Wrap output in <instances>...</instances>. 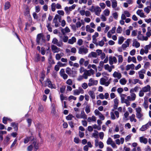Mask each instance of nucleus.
Here are the masks:
<instances>
[{"instance_id":"obj_1","label":"nucleus","mask_w":151,"mask_h":151,"mask_svg":"<svg viewBox=\"0 0 151 151\" xmlns=\"http://www.w3.org/2000/svg\"><path fill=\"white\" fill-rule=\"evenodd\" d=\"M77 69L74 67H73L71 69L69 67H67L66 69V73L70 76L74 77L77 74Z\"/></svg>"},{"instance_id":"obj_2","label":"nucleus","mask_w":151,"mask_h":151,"mask_svg":"<svg viewBox=\"0 0 151 151\" xmlns=\"http://www.w3.org/2000/svg\"><path fill=\"white\" fill-rule=\"evenodd\" d=\"M36 42L38 45H42L43 43L45 42V37L43 34L40 33L37 35Z\"/></svg>"},{"instance_id":"obj_3","label":"nucleus","mask_w":151,"mask_h":151,"mask_svg":"<svg viewBox=\"0 0 151 151\" xmlns=\"http://www.w3.org/2000/svg\"><path fill=\"white\" fill-rule=\"evenodd\" d=\"M88 52V50L84 46H81L79 48L78 53L82 55H85Z\"/></svg>"},{"instance_id":"obj_4","label":"nucleus","mask_w":151,"mask_h":151,"mask_svg":"<svg viewBox=\"0 0 151 151\" xmlns=\"http://www.w3.org/2000/svg\"><path fill=\"white\" fill-rule=\"evenodd\" d=\"M76 6V5L74 4L72 6L68 7L66 6L65 8V10L66 14H69L70 12L73 10Z\"/></svg>"},{"instance_id":"obj_5","label":"nucleus","mask_w":151,"mask_h":151,"mask_svg":"<svg viewBox=\"0 0 151 151\" xmlns=\"http://www.w3.org/2000/svg\"><path fill=\"white\" fill-rule=\"evenodd\" d=\"M52 43L53 44L56 45L59 47H61L63 45V43L61 41L58 42V40L56 38H53Z\"/></svg>"},{"instance_id":"obj_6","label":"nucleus","mask_w":151,"mask_h":151,"mask_svg":"<svg viewBox=\"0 0 151 151\" xmlns=\"http://www.w3.org/2000/svg\"><path fill=\"white\" fill-rule=\"evenodd\" d=\"M47 86L48 87L51 89H55L56 88V86L54 84H52L51 81L48 78L47 79Z\"/></svg>"},{"instance_id":"obj_7","label":"nucleus","mask_w":151,"mask_h":151,"mask_svg":"<svg viewBox=\"0 0 151 151\" xmlns=\"http://www.w3.org/2000/svg\"><path fill=\"white\" fill-rule=\"evenodd\" d=\"M89 83H88V86H92L96 85L98 83L97 80H94L93 79L91 78L89 80Z\"/></svg>"},{"instance_id":"obj_8","label":"nucleus","mask_w":151,"mask_h":151,"mask_svg":"<svg viewBox=\"0 0 151 151\" xmlns=\"http://www.w3.org/2000/svg\"><path fill=\"white\" fill-rule=\"evenodd\" d=\"M52 50L54 53H58L60 51V49L57 47L56 46L52 45H51Z\"/></svg>"},{"instance_id":"obj_9","label":"nucleus","mask_w":151,"mask_h":151,"mask_svg":"<svg viewBox=\"0 0 151 151\" xmlns=\"http://www.w3.org/2000/svg\"><path fill=\"white\" fill-rule=\"evenodd\" d=\"M109 63L110 65H112L113 64L114 62L116 63L117 62V59L115 57L110 56L109 57Z\"/></svg>"},{"instance_id":"obj_10","label":"nucleus","mask_w":151,"mask_h":151,"mask_svg":"<svg viewBox=\"0 0 151 151\" xmlns=\"http://www.w3.org/2000/svg\"><path fill=\"white\" fill-rule=\"evenodd\" d=\"M101 11V10L99 6H97L95 7L94 12H95L96 15L99 16Z\"/></svg>"},{"instance_id":"obj_11","label":"nucleus","mask_w":151,"mask_h":151,"mask_svg":"<svg viewBox=\"0 0 151 151\" xmlns=\"http://www.w3.org/2000/svg\"><path fill=\"white\" fill-rule=\"evenodd\" d=\"M97 56V53L94 52H91L88 55V57L89 58H96Z\"/></svg>"},{"instance_id":"obj_12","label":"nucleus","mask_w":151,"mask_h":151,"mask_svg":"<svg viewBox=\"0 0 151 151\" xmlns=\"http://www.w3.org/2000/svg\"><path fill=\"white\" fill-rule=\"evenodd\" d=\"M140 46V43L137 41V40L136 39H134L132 43V46L135 47L136 48H137L139 47Z\"/></svg>"},{"instance_id":"obj_13","label":"nucleus","mask_w":151,"mask_h":151,"mask_svg":"<svg viewBox=\"0 0 151 151\" xmlns=\"http://www.w3.org/2000/svg\"><path fill=\"white\" fill-rule=\"evenodd\" d=\"M113 76L114 78H116L118 79H119L122 77L121 74L115 71L113 74Z\"/></svg>"},{"instance_id":"obj_14","label":"nucleus","mask_w":151,"mask_h":151,"mask_svg":"<svg viewBox=\"0 0 151 151\" xmlns=\"http://www.w3.org/2000/svg\"><path fill=\"white\" fill-rule=\"evenodd\" d=\"M140 142L141 143L146 144L148 142L147 139L143 137H139Z\"/></svg>"},{"instance_id":"obj_15","label":"nucleus","mask_w":151,"mask_h":151,"mask_svg":"<svg viewBox=\"0 0 151 151\" xmlns=\"http://www.w3.org/2000/svg\"><path fill=\"white\" fill-rule=\"evenodd\" d=\"M137 14L139 16L141 17L145 18L146 17L143 12H142V10L141 9L138 10L137 12Z\"/></svg>"},{"instance_id":"obj_16","label":"nucleus","mask_w":151,"mask_h":151,"mask_svg":"<svg viewBox=\"0 0 151 151\" xmlns=\"http://www.w3.org/2000/svg\"><path fill=\"white\" fill-rule=\"evenodd\" d=\"M142 90L144 92H147L149 91L150 90V87L149 85H147L142 88Z\"/></svg>"},{"instance_id":"obj_17","label":"nucleus","mask_w":151,"mask_h":151,"mask_svg":"<svg viewBox=\"0 0 151 151\" xmlns=\"http://www.w3.org/2000/svg\"><path fill=\"white\" fill-rule=\"evenodd\" d=\"M61 32L63 35H64L65 33L70 32V30L68 27H66L64 29L62 28L61 29Z\"/></svg>"},{"instance_id":"obj_18","label":"nucleus","mask_w":151,"mask_h":151,"mask_svg":"<svg viewBox=\"0 0 151 151\" xmlns=\"http://www.w3.org/2000/svg\"><path fill=\"white\" fill-rule=\"evenodd\" d=\"M138 81L139 79H135L133 80L129 79V83L131 84H136L138 83Z\"/></svg>"},{"instance_id":"obj_19","label":"nucleus","mask_w":151,"mask_h":151,"mask_svg":"<svg viewBox=\"0 0 151 151\" xmlns=\"http://www.w3.org/2000/svg\"><path fill=\"white\" fill-rule=\"evenodd\" d=\"M76 41V39L74 37H73L71 39L68 40V43L70 44H73Z\"/></svg>"},{"instance_id":"obj_20","label":"nucleus","mask_w":151,"mask_h":151,"mask_svg":"<svg viewBox=\"0 0 151 151\" xmlns=\"http://www.w3.org/2000/svg\"><path fill=\"white\" fill-rule=\"evenodd\" d=\"M134 65L133 64H132L130 65H127L126 66V70H128L130 69H134Z\"/></svg>"},{"instance_id":"obj_21","label":"nucleus","mask_w":151,"mask_h":151,"mask_svg":"<svg viewBox=\"0 0 151 151\" xmlns=\"http://www.w3.org/2000/svg\"><path fill=\"white\" fill-rule=\"evenodd\" d=\"M11 126L14 127V129L15 130V131H17L18 130V124L17 123H16L15 122H12L11 123Z\"/></svg>"},{"instance_id":"obj_22","label":"nucleus","mask_w":151,"mask_h":151,"mask_svg":"<svg viewBox=\"0 0 151 151\" xmlns=\"http://www.w3.org/2000/svg\"><path fill=\"white\" fill-rule=\"evenodd\" d=\"M139 88H140L138 86H136L134 88H132L130 90V93H132L134 92H137L138 91Z\"/></svg>"},{"instance_id":"obj_23","label":"nucleus","mask_w":151,"mask_h":151,"mask_svg":"<svg viewBox=\"0 0 151 151\" xmlns=\"http://www.w3.org/2000/svg\"><path fill=\"white\" fill-rule=\"evenodd\" d=\"M86 31L89 32L90 33H92L94 32V30L91 28L90 26L89 25H87L86 26Z\"/></svg>"},{"instance_id":"obj_24","label":"nucleus","mask_w":151,"mask_h":151,"mask_svg":"<svg viewBox=\"0 0 151 151\" xmlns=\"http://www.w3.org/2000/svg\"><path fill=\"white\" fill-rule=\"evenodd\" d=\"M148 124H146L145 125H143L142 127L139 129L141 131H144L148 128Z\"/></svg>"},{"instance_id":"obj_25","label":"nucleus","mask_w":151,"mask_h":151,"mask_svg":"<svg viewBox=\"0 0 151 151\" xmlns=\"http://www.w3.org/2000/svg\"><path fill=\"white\" fill-rule=\"evenodd\" d=\"M88 94L90 96L92 99H94L95 98V96L94 92L91 91H90L88 92Z\"/></svg>"},{"instance_id":"obj_26","label":"nucleus","mask_w":151,"mask_h":151,"mask_svg":"<svg viewBox=\"0 0 151 151\" xmlns=\"http://www.w3.org/2000/svg\"><path fill=\"white\" fill-rule=\"evenodd\" d=\"M10 3L9 1H6L4 4V9L6 10L8 9L10 7Z\"/></svg>"},{"instance_id":"obj_27","label":"nucleus","mask_w":151,"mask_h":151,"mask_svg":"<svg viewBox=\"0 0 151 151\" xmlns=\"http://www.w3.org/2000/svg\"><path fill=\"white\" fill-rule=\"evenodd\" d=\"M41 56L39 54H37L35 58V62H38L40 60Z\"/></svg>"},{"instance_id":"obj_28","label":"nucleus","mask_w":151,"mask_h":151,"mask_svg":"<svg viewBox=\"0 0 151 151\" xmlns=\"http://www.w3.org/2000/svg\"><path fill=\"white\" fill-rule=\"evenodd\" d=\"M85 111L87 114L91 111L90 106L89 105H87L85 108Z\"/></svg>"},{"instance_id":"obj_29","label":"nucleus","mask_w":151,"mask_h":151,"mask_svg":"<svg viewBox=\"0 0 151 151\" xmlns=\"http://www.w3.org/2000/svg\"><path fill=\"white\" fill-rule=\"evenodd\" d=\"M112 7L115 8L117 6V2L116 0H112Z\"/></svg>"},{"instance_id":"obj_30","label":"nucleus","mask_w":151,"mask_h":151,"mask_svg":"<svg viewBox=\"0 0 151 151\" xmlns=\"http://www.w3.org/2000/svg\"><path fill=\"white\" fill-rule=\"evenodd\" d=\"M135 115L134 114H132L130 117V119L131 122L134 121V122H137V120L135 118Z\"/></svg>"},{"instance_id":"obj_31","label":"nucleus","mask_w":151,"mask_h":151,"mask_svg":"<svg viewBox=\"0 0 151 151\" xmlns=\"http://www.w3.org/2000/svg\"><path fill=\"white\" fill-rule=\"evenodd\" d=\"M124 40L125 39L123 37L121 36L119 37V40L118 42V44L120 45H121L123 42Z\"/></svg>"},{"instance_id":"obj_32","label":"nucleus","mask_w":151,"mask_h":151,"mask_svg":"<svg viewBox=\"0 0 151 151\" xmlns=\"http://www.w3.org/2000/svg\"><path fill=\"white\" fill-rule=\"evenodd\" d=\"M81 118L84 119H87V116L85 114L84 111H81Z\"/></svg>"},{"instance_id":"obj_33","label":"nucleus","mask_w":151,"mask_h":151,"mask_svg":"<svg viewBox=\"0 0 151 151\" xmlns=\"http://www.w3.org/2000/svg\"><path fill=\"white\" fill-rule=\"evenodd\" d=\"M104 68L105 70H108L110 72L112 71L111 68L109 66L108 64H106L104 65Z\"/></svg>"},{"instance_id":"obj_34","label":"nucleus","mask_w":151,"mask_h":151,"mask_svg":"<svg viewBox=\"0 0 151 151\" xmlns=\"http://www.w3.org/2000/svg\"><path fill=\"white\" fill-rule=\"evenodd\" d=\"M94 132L92 134V137L96 138V139H97V138H98V132L97 131L95 130H94Z\"/></svg>"},{"instance_id":"obj_35","label":"nucleus","mask_w":151,"mask_h":151,"mask_svg":"<svg viewBox=\"0 0 151 151\" xmlns=\"http://www.w3.org/2000/svg\"><path fill=\"white\" fill-rule=\"evenodd\" d=\"M46 26L49 32H52V28L50 26V23H48L47 22V24L46 25Z\"/></svg>"},{"instance_id":"obj_36","label":"nucleus","mask_w":151,"mask_h":151,"mask_svg":"<svg viewBox=\"0 0 151 151\" xmlns=\"http://www.w3.org/2000/svg\"><path fill=\"white\" fill-rule=\"evenodd\" d=\"M119 82L122 85H124L127 82V81L124 78H123L121 79L119 81Z\"/></svg>"},{"instance_id":"obj_37","label":"nucleus","mask_w":151,"mask_h":151,"mask_svg":"<svg viewBox=\"0 0 151 151\" xmlns=\"http://www.w3.org/2000/svg\"><path fill=\"white\" fill-rule=\"evenodd\" d=\"M32 137H28L25 138L24 139V142L25 144L27 143L31 139H32Z\"/></svg>"},{"instance_id":"obj_38","label":"nucleus","mask_w":151,"mask_h":151,"mask_svg":"<svg viewBox=\"0 0 151 151\" xmlns=\"http://www.w3.org/2000/svg\"><path fill=\"white\" fill-rule=\"evenodd\" d=\"M32 145L36 150L38 149V145L37 144V143L36 142L34 141L33 142Z\"/></svg>"},{"instance_id":"obj_39","label":"nucleus","mask_w":151,"mask_h":151,"mask_svg":"<svg viewBox=\"0 0 151 151\" xmlns=\"http://www.w3.org/2000/svg\"><path fill=\"white\" fill-rule=\"evenodd\" d=\"M104 13L106 16H108L110 14V11L108 9H106L104 11Z\"/></svg>"},{"instance_id":"obj_40","label":"nucleus","mask_w":151,"mask_h":151,"mask_svg":"<svg viewBox=\"0 0 151 151\" xmlns=\"http://www.w3.org/2000/svg\"><path fill=\"white\" fill-rule=\"evenodd\" d=\"M56 4L55 3H52L51 5V10L52 12H54L55 10Z\"/></svg>"},{"instance_id":"obj_41","label":"nucleus","mask_w":151,"mask_h":151,"mask_svg":"<svg viewBox=\"0 0 151 151\" xmlns=\"http://www.w3.org/2000/svg\"><path fill=\"white\" fill-rule=\"evenodd\" d=\"M44 111V108L42 105H40L38 108V112L40 113H41Z\"/></svg>"},{"instance_id":"obj_42","label":"nucleus","mask_w":151,"mask_h":151,"mask_svg":"<svg viewBox=\"0 0 151 151\" xmlns=\"http://www.w3.org/2000/svg\"><path fill=\"white\" fill-rule=\"evenodd\" d=\"M143 105L146 109H147L148 107L147 101V100H145Z\"/></svg>"},{"instance_id":"obj_43","label":"nucleus","mask_w":151,"mask_h":151,"mask_svg":"<svg viewBox=\"0 0 151 151\" xmlns=\"http://www.w3.org/2000/svg\"><path fill=\"white\" fill-rule=\"evenodd\" d=\"M136 116L138 119H139L143 116V114L141 112L136 113Z\"/></svg>"},{"instance_id":"obj_44","label":"nucleus","mask_w":151,"mask_h":151,"mask_svg":"<svg viewBox=\"0 0 151 151\" xmlns=\"http://www.w3.org/2000/svg\"><path fill=\"white\" fill-rule=\"evenodd\" d=\"M106 80L103 78H101L100 80V83L101 85H104L106 81Z\"/></svg>"},{"instance_id":"obj_45","label":"nucleus","mask_w":151,"mask_h":151,"mask_svg":"<svg viewBox=\"0 0 151 151\" xmlns=\"http://www.w3.org/2000/svg\"><path fill=\"white\" fill-rule=\"evenodd\" d=\"M118 57V62L119 63H122V62L123 58L122 55H119Z\"/></svg>"},{"instance_id":"obj_46","label":"nucleus","mask_w":151,"mask_h":151,"mask_svg":"<svg viewBox=\"0 0 151 151\" xmlns=\"http://www.w3.org/2000/svg\"><path fill=\"white\" fill-rule=\"evenodd\" d=\"M113 142L112 140V139L110 137H109L106 142V143L107 145H111Z\"/></svg>"},{"instance_id":"obj_47","label":"nucleus","mask_w":151,"mask_h":151,"mask_svg":"<svg viewBox=\"0 0 151 151\" xmlns=\"http://www.w3.org/2000/svg\"><path fill=\"white\" fill-rule=\"evenodd\" d=\"M8 117H4L2 119V122L4 124H7V121H8Z\"/></svg>"},{"instance_id":"obj_48","label":"nucleus","mask_w":151,"mask_h":151,"mask_svg":"<svg viewBox=\"0 0 151 151\" xmlns=\"http://www.w3.org/2000/svg\"><path fill=\"white\" fill-rule=\"evenodd\" d=\"M73 95L75 96L78 95H79V93L78 89H75L73 91Z\"/></svg>"},{"instance_id":"obj_49","label":"nucleus","mask_w":151,"mask_h":151,"mask_svg":"<svg viewBox=\"0 0 151 151\" xmlns=\"http://www.w3.org/2000/svg\"><path fill=\"white\" fill-rule=\"evenodd\" d=\"M127 95L125 94H121L120 95V96L121 97V102L123 101L125 99V98L126 96Z\"/></svg>"},{"instance_id":"obj_50","label":"nucleus","mask_w":151,"mask_h":151,"mask_svg":"<svg viewBox=\"0 0 151 151\" xmlns=\"http://www.w3.org/2000/svg\"><path fill=\"white\" fill-rule=\"evenodd\" d=\"M96 52L97 54V56H100L102 53V51L101 50L97 49L96 50Z\"/></svg>"},{"instance_id":"obj_51","label":"nucleus","mask_w":151,"mask_h":151,"mask_svg":"<svg viewBox=\"0 0 151 151\" xmlns=\"http://www.w3.org/2000/svg\"><path fill=\"white\" fill-rule=\"evenodd\" d=\"M130 31L129 29H127L125 31H124L123 32L124 35H125V34L127 35H129L130 34Z\"/></svg>"},{"instance_id":"obj_52","label":"nucleus","mask_w":151,"mask_h":151,"mask_svg":"<svg viewBox=\"0 0 151 151\" xmlns=\"http://www.w3.org/2000/svg\"><path fill=\"white\" fill-rule=\"evenodd\" d=\"M112 16L115 19L117 20L118 18V15L117 12H115L112 14Z\"/></svg>"},{"instance_id":"obj_53","label":"nucleus","mask_w":151,"mask_h":151,"mask_svg":"<svg viewBox=\"0 0 151 151\" xmlns=\"http://www.w3.org/2000/svg\"><path fill=\"white\" fill-rule=\"evenodd\" d=\"M57 64L59 65L60 67H63L66 66V63H63L60 62L59 61L58 62Z\"/></svg>"},{"instance_id":"obj_54","label":"nucleus","mask_w":151,"mask_h":151,"mask_svg":"<svg viewBox=\"0 0 151 151\" xmlns=\"http://www.w3.org/2000/svg\"><path fill=\"white\" fill-rule=\"evenodd\" d=\"M82 87L84 89H86L88 87V85L86 83H83L81 85Z\"/></svg>"},{"instance_id":"obj_55","label":"nucleus","mask_w":151,"mask_h":151,"mask_svg":"<svg viewBox=\"0 0 151 151\" xmlns=\"http://www.w3.org/2000/svg\"><path fill=\"white\" fill-rule=\"evenodd\" d=\"M82 25V23L80 21L77 22L76 24V26L77 28L80 27Z\"/></svg>"},{"instance_id":"obj_56","label":"nucleus","mask_w":151,"mask_h":151,"mask_svg":"<svg viewBox=\"0 0 151 151\" xmlns=\"http://www.w3.org/2000/svg\"><path fill=\"white\" fill-rule=\"evenodd\" d=\"M124 14L127 17H130V14L128 11H125L124 12Z\"/></svg>"},{"instance_id":"obj_57","label":"nucleus","mask_w":151,"mask_h":151,"mask_svg":"<svg viewBox=\"0 0 151 151\" xmlns=\"http://www.w3.org/2000/svg\"><path fill=\"white\" fill-rule=\"evenodd\" d=\"M70 26H71L72 29H73L74 31H76L77 27L76 26L75 24H71L70 25Z\"/></svg>"},{"instance_id":"obj_58","label":"nucleus","mask_w":151,"mask_h":151,"mask_svg":"<svg viewBox=\"0 0 151 151\" xmlns=\"http://www.w3.org/2000/svg\"><path fill=\"white\" fill-rule=\"evenodd\" d=\"M123 89L122 88H119L117 89L118 93L120 95L121 93L123 91Z\"/></svg>"},{"instance_id":"obj_59","label":"nucleus","mask_w":151,"mask_h":151,"mask_svg":"<svg viewBox=\"0 0 151 151\" xmlns=\"http://www.w3.org/2000/svg\"><path fill=\"white\" fill-rule=\"evenodd\" d=\"M83 42V40L81 39H79L78 40L77 44L78 45L81 46L82 45Z\"/></svg>"},{"instance_id":"obj_60","label":"nucleus","mask_w":151,"mask_h":151,"mask_svg":"<svg viewBox=\"0 0 151 151\" xmlns=\"http://www.w3.org/2000/svg\"><path fill=\"white\" fill-rule=\"evenodd\" d=\"M131 97L132 98V101H134L135 100L136 98V95L134 93H131Z\"/></svg>"},{"instance_id":"obj_61","label":"nucleus","mask_w":151,"mask_h":151,"mask_svg":"<svg viewBox=\"0 0 151 151\" xmlns=\"http://www.w3.org/2000/svg\"><path fill=\"white\" fill-rule=\"evenodd\" d=\"M48 62L50 65L51 64H53L54 63V62L53 60H52V58L50 57L48 59Z\"/></svg>"},{"instance_id":"obj_62","label":"nucleus","mask_w":151,"mask_h":151,"mask_svg":"<svg viewBox=\"0 0 151 151\" xmlns=\"http://www.w3.org/2000/svg\"><path fill=\"white\" fill-rule=\"evenodd\" d=\"M110 116L111 119L114 120L116 119L115 116L113 112H111L110 113Z\"/></svg>"},{"instance_id":"obj_63","label":"nucleus","mask_w":151,"mask_h":151,"mask_svg":"<svg viewBox=\"0 0 151 151\" xmlns=\"http://www.w3.org/2000/svg\"><path fill=\"white\" fill-rule=\"evenodd\" d=\"M68 99L69 101H70L71 99L75 100L76 99V98L73 96H70L69 97Z\"/></svg>"},{"instance_id":"obj_64","label":"nucleus","mask_w":151,"mask_h":151,"mask_svg":"<svg viewBox=\"0 0 151 151\" xmlns=\"http://www.w3.org/2000/svg\"><path fill=\"white\" fill-rule=\"evenodd\" d=\"M66 83L69 85H71L72 84V81L71 79H69L67 80Z\"/></svg>"}]
</instances>
